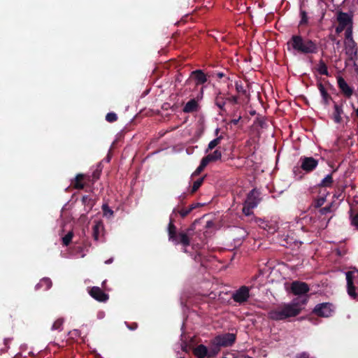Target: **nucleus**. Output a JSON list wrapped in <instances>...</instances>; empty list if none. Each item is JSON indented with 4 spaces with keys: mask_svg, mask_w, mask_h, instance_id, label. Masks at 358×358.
I'll use <instances>...</instances> for the list:
<instances>
[{
    "mask_svg": "<svg viewBox=\"0 0 358 358\" xmlns=\"http://www.w3.org/2000/svg\"><path fill=\"white\" fill-rule=\"evenodd\" d=\"M287 45L288 50L292 49L299 54L313 55L317 54L319 51L316 41L304 38L299 34L292 36Z\"/></svg>",
    "mask_w": 358,
    "mask_h": 358,
    "instance_id": "obj_1",
    "label": "nucleus"
},
{
    "mask_svg": "<svg viewBox=\"0 0 358 358\" xmlns=\"http://www.w3.org/2000/svg\"><path fill=\"white\" fill-rule=\"evenodd\" d=\"M301 303L294 301L291 303H285L276 308L271 310L268 313V318L272 320H284L288 317L298 315L301 310Z\"/></svg>",
    "mask_w": 358,
    "mask_h": 358,
    "instance_id": "obj_2",
    "label": "nucleus"
},
{
    "mask_svg": "<svg viewBox=\"0 0 358 358\" xmlns=\"http://www.w3.org/2000/svg\"><path fill=\"white\" fill-rule=\"evenodd\" d=\"M191 228L187 229L185 231H178L177 228L173 224V220H170L168 225L169 241L175 245L181 244L183 247V252H186V248L190 245Z\"/></svg>",
    "mask_w": 358,
    "mask_h": 358,
    "instance_id": "obj_3",
    "label": "nucleus"
},
{
    "mask_svg": "<svg viewBox=\"0 0 358 358\" xmlns=\"http://www.w3.org/2000/svg\"><path fill=\"white\" fill-rule=\"evenodd\" d=\"M236 340V335L234 333H225L216 336L210 341L215 350H217V355L220 351L221 348H227L232 346Z\"/></svg>",
    "mask_w": 358,
    "mask_h": 358,
    "instance_id": "obj_4",
    "label": "nucleus"
},
{
    "mask_svg": "<svg viewBox=\"0 0 358 358\" xmlns=\"http://www.w3.org/2000/svg\"><path fill=\"white\" fill-rule=\"evenodd\" d=\"M300 162L301 166H295L293 169L295 176H298V179L299 180L303 178L301 169L306 173H310L315 170L318 165V160L312 157H301L300 158Z\"/></svg>",
    "mask_w": 358,
    "mask_h": 358,
    "instance_id": "obj_5",
    "label": "nucleus"
},
{
    "mask_svg": "<svg viewBox=\"0 0 358 358\" xmlns=\"http://www.w3.org/2000/svg\"><path fill=\"white\" fill-rule=\"evenodd\" d=\"M216 351L217 350H215L210 343L209 348L203 344H199L193 348L192 353L196 358H211L217 355Z\"/></svg>",
    "mask_w": 358,
    "mask_h": 358,
    "instance_id": "obj_6",
    "label": "nucleus"
},
{
    "mask_svg": "<svg viewBox=\"0 0 358 358\" xmlns=\"http://www.w3.org/2000/svg\"><path fill=\"white\" fill-rule=\"evenodd\" d=\"M346 281H347V292L349 296L353 299H356L358 298V294L356 292V288L354 285V282L355 279L358 277V271L355 269L353 271H349L346 272Z\"/></svg>",
    "mask_w": 358,
    "mask_h": 358,
    "instance_id": "obj_7",
    "label": "nucleus"
},
{
    "mask_svg": "<svg viewBox=\"0 0 358 358\" xmlns=\"http://www.w3.org/2000/svg\"><path fill=\"white\" fill-rule=\"evenodd\" d=\"M316 315L329 317L334 312L333 305L330 303H322L315 306L313 311Z\"/></svg>",
    "mask_w": 358,
    "mask_h": 358,
    "instance_id": "obj_8",
    "label": "nucleus"
},
{
    "mask_svg": "<svg viewBox=\"0 0 358 358\" xmlns=\"http://www.w3.org/2000/svg\"><path fill=\"white\" fill-rule=\"evenodd\" d=\"M250 297V289L247 286H241L232 294V299L239 304H242L248 301Z\"/></svg>",
    "mask_w": 358,
    "mask_h": 358,
    "instance_id": "obj_9",
    "label": "nucleus"
},
{
    "mask_svg": "<svg viewBox=\"0 0 358 358\" xmlns=\"http://www.w3.org/2000/svg\"><path fill=\"white\" fill-rule=\"evenodd\" d=\"M290 289L294 295L299 296L308 293L310 288L306 282L295 280L292 282Z\"/></svg>",
    "mask_w": 358,
    "mask_h": 358,
    "instance_id": "obj_10",
    "label": "nucleus"
},
{
    "mask_svg": "<svg viewBox=\"0 0 358 358\" xmlns=\"http://www.w3.org/2000/svg\"><path fill=\"white\" fill-rule=\"evenodd\" d=\"M338 87L344 96L350 98L354 94V89L350 86L342 76L337 77Z\"/></svg>",
    "mask_w": 358,
    "mask_h": 358,
    "instance_id": "obj_11",
    "label": "nucleus"
},
{
    "mask_svg": "<svg viewBox=\"0 0 358 358\" xmlns=\"http://www.w3.org/2000/svg\"><path fill=\"white\" fill-rule=\"evenodd\" d=\"M89 294L93 299L99 302H106L109 299L108 294L105 293L99 287H92L90 289Z\"/></svg>",
    "mask_w": 358,
    "mask_h": 358,
    "instance_id": "obj_12",
    "label": "nucleus"
},
{
    "mask_svg": "<svg viewBox=\"0 0 358 358\" xmlns=\"http://www.w3.org/2000/svg\"><path fill=\"white\" fill-rule=\"evenodd\" d=\"M190 78L195 81V85L196 86L204 84L208 80L207 76L202 70L200 69L193 71L191 73Z\"/></svg>",
    "mask_w": 358,
    "mask_h": 358,
    "instance_id": "obj_13",
    "label": "nucleus"
},
{
    "mask_svg": "<svg viewBox=\"0 0 358 358\" xmlns=\"http://www.w3.org/2000/svg\"><path fill=\"white\" fill-rule=\"evenodd\" d=\"M337 21L343 27H352V17L348 13L342 11L338 13Z\"/></svg>",
    "mask_w": 358,
    "mask_h": 358,
    "instance_id": "obj_14",
    "label": "nucleus"
},
{
    "mask_svg": "<svg viewBox=\"0 0 358 358\" xmlns=\"http://www.w3.org/2000/svg\"><path fill=\"white\" fill-rule=\"evenodd\" d=\"M258 193L255 189H252L248 194L245 201V203L250 205V207H256L259 203Z\"/></svg>",
    "mask_w": 358,
    "mask_h": 358,
    "instance_id": "obj_15",
    "label": "nucleus"
},
{
    "mask_svg": "<svg viewBox=\"0 0 358 358\" xmlns=\"http://www.w3.org/2000/svg\"><path fill=\"white\" fill-rule=\"evenodd\" d=\"M317 86L322 96L323 103L326 106L329 105L330 101L332 100L331 96L328 93L324 85L321 82H318L317 83Z\"/></svg>",
    "mask_w": 358,
    "mask_h": 358,
    "instance_id": "obj_16",
    "label": "nucleus"
},
{
    "mask_svg": "<svg viewBox=\"0 0 358 358\" xmlns=\"http://www.w3.org/2000/svg\"><path fill=\"white\" fill-rule=\"evenodd\" d=\"M222 157V152L220 150L217 149L213 152L210 153L207 155L206 156L203 157L202 159L206 162L207 164H208L210 162H215L220 159H221Z\"/></svg>",
    "mask_w": 358,
    "mask_h": 358,
    "instance_id": "obj_17",
    "label": "nucleus"
},
{
    "mask_svg": "<svg viewBox=\"0 0 358 358\" xmlns=\"http://www.w3.org/2000/svg\"><path fill=\"white\" fill-rule=\"evenodd\" d=\"M86 178V176L83 173H78L76 176L74 180L72 182V185L75 189H83L85 187L84 180Z\"/></svg>",
    "mask_w": 358,
    "mask_h": 358,
    "instance_id": "obj_18",
    "label": "nucleus"
},
{
    "mask_svg": "<svg viewBox=\"0 0 358 358\" xmlns=\"http://www.w3.org/2000/svg\"><path fill=\"white\" fill-rule=\"evenodd\" d=\"M199 104L194 99H190L184 106L182 111L185 113L195 112L198 110Z\"/></svg>",
    "mask_w": 358,
    "mask_h": 358,
    "instance_id": "obj_19",
    "label": "nucleus"
},
{
    "mask_svg": "<svg viewBox=\"0 0 358 358\" xmlns=\"http://www.w3.org/2000/svg\"><path fill=\"white\" fill-rule=\"evenodd\" d=\"M345 46L347 54H355L357 55V48H356V43L353 38H350L348 41H345Z\"/></svg>",
    "mask_w": 358,
    "mask_h": 358,
    "instance_id": "obj_20",
    "label": "nucleus"
},
{
    "mask_svg": "<svg viewBox=\"0 0 358 358\" xmlns=\"http://www.w3.org/2000/svg\"><path fill=\"white\" fill-rule=\"evenodd\" d=\"M226 97L221 92H219L215 99V104L223 112L226 111Z\"/></svg>",
    "mask_w": 358,
    "mask_h": 358,
    "instance_id": "obj_21",
    "label": "nucleus"
},
{
    "mask_svg": "<svg viewBox=\"0 0 358 358\" xmlns=\"http://www.w3.org/2000/svg\"><path fill=\"white\" fill-rule=\"evenodd\" d=\"M52 287V281L48 278H42L38 284L35 286L36 290L43 289V290H48Z\"/></svg>",
    "mask_w": 358,
    "mask_h": 358,
    "instance_id": "obj_22",
    "label": "nucleus"
},
{
    "mask_svg": "<svg viewBox=\"0 0 358 358\" xmlns=\"http://www.w3.org/2000/svg\"><path fill=\"white\" fill-rule=\"evenodd\" d=\"M343 113V110L341 106L337 103L334 104V110L333 113V120L336 123H341L342 121L341 115Z\"/></svg>",
    "mask_w": 358,
    "mask_h": 358,
    "instance_id": "obj_23",
    "label": "nucleus"
},
{
    "mask_svg": "<svg viewBox=\"0 0 358 358\" xmlns=\"http://www.w3.org/2000/svg\"><path fill=\"white\" fill-rule=\"evenodd\" d=\"M103 228L101 222H96L92 227V236L94 240L98 241L100 233Z\"/></svg>",
    "mask_w": 358,
    "mask_h": 358,
    "instance_id": "obj_24",
    "label": "nucleus"
},
{
    "mask_svg": "<svg viewBox=\"0 0 358 358\" xmlns=\"http://www.w3.org/2000/svg\"><path fill=\"white\" fill-rule=\"evenodd\" d=\"M300 18L299 27H307L310 25L309 17L306 10H300Z\"/></svg>",
    "mask_w": 358,
    "mask_h": 358,
    "instance_id": "obj_25",
    "label": "nucleus"
},
{
    "mask_svg": "<svg viewBox=\"0 0 358 358\" xmlns=\"http://www.w3.org/2000/svg\"><path fill=\"white\" fill-rule=\"evenodd\" d=\"M236 92L241 96H245L246 98H248L250 94L248 92L245 87L243 86L241 81L236 82L235 84Z\"/></svg>",
    "mask_w": 358,
    "mask_h": 358,
    "instance_id": "obj_26",
    "label": "nucleus"
},
{
    "mask_svg": "<svg viewBox=\"0 0 358 358\" xmlns=\"http://www.w3.org/2000/svg\"><path fill=\"white\" fill-rule=\"evenodd\" d=\"M222 138L223 137L220 136L211 141L208 143L207 148L205 150V153H208L210 150H213L217 145L220 143Z\"/></svg>",
    "mask_w": 358,
    "mask_h": 358,
    "instance_id": "obj_27",
    "label": "nucleus"
},
{
    "mask_svg": "<svg viewBox=\"0 0 358 358\" xmlns=\"http://www.w3.org/2000/svg\"><path fill=\"white\" fill-rule=\"evenodd\" d=\"M334 182L332 174L327 175L324 179L322 180L319 184L320 187H330L332 186Z\"/></svg>",
    "mask_w": 358,
    "mask_h": 358,
    "instance_id": "obj_28",
    "label": "nucleus"
},
{
    "mask_svg": "<svg viewBox=\"0 0 358 358\" xmlns=\"http://www.w3.org/2000/svg\"><path fill=\"white\" fill-rule=\"evenodd\" d=\"M317 71L320 75L329 76L328 68L325 62L320 59L317 68Z\"/></svg>",
    "mask_w": 358,
    "mask_h": 358,
    "instance_id": "obj_29",
    "label": "nucleus"
},
{
    "mask_svg": "<svg viewBox=\"0 0 358 358\" xmlns=\"http://www.w3.org/2000/svg\"><path fill=\"white\" fill-rule=\"evenodd\" d=\"M205 179V176L199 178L196 180H195L191 187L190 194H194L201 186Z\"/></svg>",
    "mask_w": 358,
    "mask_h": 358,
    "instance_id": "obj_30",
    "label": "nucleus"
},
{
    "mask_svg": "<svg viewBox=\"0 0 358 358\" xmlns=\"http://www.w3.org/2000/svg\"><path fill=\"white\" fill-rule=\"evenodd\" d=\"M82 201L83 203L89 208V210H91L94 204V200L87 195L83 196Z\"/></svg>",
    "mask_w": 358,
    "mask_h": 358,
    "instance_id": "obj_31",
    "label": "nucleus"
},
{
    "mask_svg": "<svg viewBox=\"0 0 358 358\" xmlns=\"http://www.w3.org/2000/svg\"><path fill=\"white\" fill-rule=\"evenodd\" d=\"M206 162H205L203 159H201L199 166L196 168L194 172L192 173V177H194L199 176L205 167L207 166Z\"/></svg>",
    "mask_w": 358,
    "mask_h": 358,
    "instance_id": "obj_32",
    "label": "nucleus"
},
{
    "mask_svg": "<svg viewBox=\"0 0 358 358\" xmlns=\"http://www.w3.org/2000/svg\"><path fill=\"white\" fill-rule=\"evenodd\" d=\"M64 324V319L63 318H59L57 320L55 321L53 324L52 325L51 329L52 331L58 330L62 331V327Z\"/></svg>",
    "mask_w": 358,
    "mask_h": 358,
    "instance_id": "obj_33",
    "label": "nucleus"
},
{
    "mask_svg": "<svg viewBox=\"0 0 358 358\" xmlns=\"http://www.w3.org/2000/svg\"><path fill=\"white\" fill-rule=\"evenodd\" d=\"M198 204L196 205H191L190 206H189L188 208H182L181 210H180L178 211V213L180 214V215L182 217H186L189 213H190V212L194 209L196 206H197Z\"/></svg>",
    "mask_w": 358,
    "mask_h": 358,
    "instance_id": "obj_34",
    "label": "nucleus"
},
{
    "mask_svg": "<svg viewBox=\"0 0 358 358\" xmlns=\"http://www.w3.org/2000/svg\"><path fill=\"white\" fill-rule=\"evenodd\" d=\"M325 201H326V199L324 197H323V196L318 197L313 201L312 206L315 208H320L325 203Z\"/></svg>",
    "mask_w": 358,
    "mask_h": 358,
    "instance_id": "obj_35",
    "label": "nucleus"
},
{
    "mask_svg": "<svg viewBox=\"0 0 358 358\" xmlns=\"http://www.w3.org/2000/svg\"><path fill=\"white\" fill-rule=\"evenodd\" d=\"M73 237V232L71 231H69L67 233V234H66L63 238H62V243L65 246H68L70 243L71 242V240Z\"/></svg>",
    "mask_w": 358,
    "mask_h": 358,
    "instance_id": "obj_36",
    "label": "nucleus"
},
{
    "mask_svg": "<svg viewBox=\"0 0 358 358\" xmlns=\"http://www.w3.org/2000/svg\"><path fill=\"white\" fill-rule=\"evenodd\" d=\"M102 210L105 217H110L113 215V210L106 203L103 204Z\"/></svg>",
    "mask_w": 358,
    "mask_h": 358,
    "instance_id": "obj_37",
    "label": "nucleus"
},
{
    "mask_svg": "<svg viewBox=\"0 0 358 358\" xmlns=\"http://www.w3.org/2000/svg\"><path fill=\"white\" fill-rule=\"evenodd\" d=\"M255 124L262 129L267 127V123L264 117H257L255 120Z\"/></svg>",
    "mask_w": 358,
    "mask_h": 358,
    "instance_id": "obj_38",
    "label": "nucleus"
},
{
    "mask_svg": "<svg viewBox=\"0 0 358 358\" xmlns=\"http://www.w3.org/2000/svg\"><path fill=\"white\" fill-rule=\"evenodd\" d=\"M117 120V115L116 113H115L113 112L108 113L106 115V120L108 122L112 123V122H115Z\"/></svg>",
    "mask_w": 358,
    "mask_h": 358,
    "instance_id": "obj_39",
    "label": "nucleus"
},
{
    "mask_svg": "<svg viewBox=\"0 0 358 358\" xmlns=\"http://www.w3.org/2000/svg\"><path fill=\"white\" fill-rule=\"evenodd\" d=\"M332 206H333V203H331L329 205H328L325 207L320 208L319 210V213H320V215H326V214L331 212Z\"/></svg>",
    "mask_w": 358,
    "mask_h": 358,
    "instance_id": "obj_40",
    "label": "nucleus"
},
{
    "mask_svg": "<svg viewBox=\"0 0 358 358\" xmlns=\"http://www.w3.org/2000/svg\"><path fill=\"white\" fill-rule=\"evenodd\" d=\"M11 341V338H5L3 340V345L4 347L0 348L1 353L6 352L9 348V343Z\"/></svg>",
    "mask_w": 358,
    "mask_h": 358,
    "instance_id": "obj_41",
    "label": "nucleus"
},
{
    "mask_svg": "<svg viewBox=\"0 0 358 358\" xmlns=\"http://www.w3.org/2000/svg\"><path fill=\"white\" fill-rule=\"evenodd\" d=\"M232 116L234 117V118L230 121V124H234V125H237L238 124L239 121L241 120V119L242 118L241 115H237L236 113L234 112L232 114Z\"/></svg>",
    "mask_w": 358,
    "mask_h": 358,
    "instance_id": "obj_42",
    "label": "nucleus"
},
{
    "mask_svg": "<svg viewBox=\"0 0 358 358\" xmlns=\"http://www.w3.org/2000/svg\"><path fill=\"white\" fill-rule=\"evenodd\" d=\"M255 207H250V205L245 203L244 206L243 208V213L245 215H250L252 213V209H253Z\"/></svg>",
    "mask_w": 358,
    "mask_h": 358,
    "instance_id": "obj_43",
    "label": "nucleus"
},
{
    "mask_svg": "<svg viewBox=\"0 0 358 358\" xmlns=\"http://www.w3.org/2000/svg\"><path fill=\"white\" fill-rule=\"evenodd\" d=\"M226 99L232 104L239 103V96H231L229 97H226Z\"/></svg>",
    "mask_w": 358,
    "mask_h": 358,
    "instance_id": "obj_44",
    "label": "nucleus"
},
{
    "mask_svg": "<svg viewBox=\"0 0 358 358\" xmlns=\"http://www.w3.org/2000/svg\"><path fill=\"white\" fill-rule=\"evenodd\" d=\"M345 41H348L350 38H352V27H350L347 28L345 32Z\"/></svg>",
    "mask_w": 358,
    "mask_h": 358,
    "instance_id": "obj_45",
    "label": "nucleus"
},
{
    "mask_svg": "<svg viewBox=\"0 0 358 358\" xmlns=\"http://www.w3.org/2000/svg\"><path fill=\"white\" fill-rule=\"evenodd\" d=\"M100 175H101V171H99V170L94 171L93 172L92 175V182H94L96 180H97L99 178Z\"/></svg>",
    "mask_w": 358,
    "mask_h": 358,
    "instance_id": "obj_46",
    "label": "nucleus"
},
{
    "mask_svg": "<svg viewBox=\"0 0 358 358\" xmlns=\"http://www.w3.org/2000/svg\"><path fill=\"white\" fill-rule=\"evenodd\" d=\"M351 217H352V220H351L352 224L355 226L358 229V213L355 215L351 216Z\"/></svg>",
    "mask_w": 358,
    "mask_h": 358,
    "instance_id": "obj_47",
    "label": "nucleus"
},
{
    "mask_svg": "<svg viewBox=\"0 0 358 358\" xmlns=\"http://www.w3.org/2000/svg\"><path fill=\"white\" fill-rule=\"evenodd\" d=\"M126 324L130 330H135L138 328V324L136 322H132L131 324L126 322Z\"/></svg>",
    "mask_w": 358,
    "mask_h": 358,
    "instance_id": "obj_48",
    "label": "nucleus"
},
{
    "mask_svg": "<svg viewBox=\"0 0 358 358\" xmlns=\"http://www.w3.org/2000/svg\"><path fill=\"white\" fill-rule=\"evenodd\" d=\"M266 227H268V231L270 233H274L276 231L275 227H271L268 226L267 224H266Z\"/></svg>",
    "mask_w": 358,
    "mask_h": 358,
    "instance_id": "obj_49",
    "label": "nucleus"
},
{
    "mask_svg": "<svg viewBox=\"0 0 358 358\" xmlns=\"http://www.w3.org/2000/svg\"><path fill=\"white\" fill-rule=\"evenodd\" d=\"M345 28V27H341V25H340V24H338V26L336 28V31L337 33H340V32H341V31H342Z\"/></svg>",
    "mask_w": 358,
    "mask_h": 358,
    "instance_id": "obj_50",
    "label": "nucleus"
},
{
    "mask_svg": "<svg viewBox=\"0 0 358 358\" xmlns=\"http://www.w3.org/2000/svg\"><path fill=\"white\" fill-rule=\"evenodd\" d=\"M355 66H356V71L358 74V57H357V58L355 59Z\"/></svg>",
    "mask_w": 358,
    "mask_h": 358,
    "instance_id": "obj_51",
    "label": "nucleus"
},
{
    "mask_svg": "<svg viewBox=\"0 0 358 358\" xmlns=\"http://www.w3.org/2000/svg\"><path fill=\"white\" fill-rule=\"evenodd\" d=\"M213 223L212 221H208L206 223V227L207 228H210V227H211L213 226Z\"/></svg>",
    "mask_w": 358,
    "mask_h": 358,
    "instance_id": "obj_52",
    "label": "nucleus"
},
{
    "mask_svg": "<svg viewBox=\"0 0 358 358\" xmlns=\"http://www.w3.org/2000/svg\"><path fill=\"white\" fill-rule=\"evenodd\" d=\"M113 258H110L109 259H108V260H106V261L105 262V264H109L112 263V262H113Z\"/></svg>",
    "mask_w": 358,
    "mask_h": 358,
    "instance_id": "obj_53",
    "label": "nucleus"
},
{
    "mask_svg": "<svg viewBox=\"0 0 358 358\" xmlns=\"http://www.w3.org/2000/svg\"><path fill=\"white\" fill-rule=\"evenodd\" d=\"M217 76L218 78H222L224 76V74L223 73H218Z\"/></svg>",
    "mask_w": 358,
    "mask_h": 358,
    "instance_id": "obj_54",
    "label": "nucleus"
},
{
    "mask_svg": "<svg viewBox=\"0 0 358 358\" xmlns=\"http://www.w3.org/2000/svg\"><path fill=\"white\" fill-rule=\"evenodd\" d=\"M307 300H308V299H307V298L303 299L301 301V304H306V302H307Z\"/></svg>",
    "mask_w": 358,
    "mask_h": 358,
    "instance_id": "obj_55",
    "label": "nucleus"
},
{
    "mask_svg": "<svg viewBox=\"0 0 358 358\" xmlns=\"http://www.w3.org/2000/svg\"><path fill=\"white\" fill-rule=\"evenodd\" d=\"M219 131H220V129H217L215 130V133H216V134H218Z\"/></svg>",
    "mask_w": 358,
    "mask_h": 358,
    "instance_id": "obj_56",
    "label": "nucleus"
},
{
    "mask_svg": "<svg viewBox=\"0 0 358 358\" xmlns=\"http://www.w3.org/2000/svg\"><path fill=\"white\" fill-rule=\"evenodd\" d=\"M324 14H325V12H323V13H322V17H321V19H322V18L324 17Z\"/></svg>",
    "mask_w": 358,
    "mask_h": 358,
    "instance_id": "obj_57",
    "label": "nucleus"
},
{
    "mask_svg": "<svg viewBox=\"0 0 358 358\" xmlns=\"http://www.w3.org/2000/svg\"><path fill=\"white\" fill-rule=\"evenodd\" d=\"M357 3H358V0H357Z\"/></svg>",
    "mask_w": 358,
    "mask_h": 358,
    "instance_id": "obj_58",
    "label": "nucleus"
}]
</instances>
